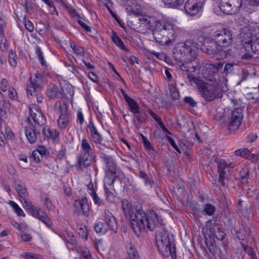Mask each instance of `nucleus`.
<instances>
[{"mask_svg":"<svg viewBox=\"0 0 259 259\" xmlns=\"http://www.w3.org/2000/svg\"><path fill=\"white\" fill-rule=\"evenodd\" d=\"M211 36L216 45L218 47L223 48V50L220 52L221 57L222 58H226L229 53V50L227 48L232 42V32L226 28H223L217 30Z\"/></svg>","mask_w":259,"mask_h":259,"instance_id":"20e7f679","label":"nucleus"},{"mask_svg":"<svg viewBox=\"0 0 259 259\" xmlns=\"http://www.w3.org/2000/svg\"><path fill=\"white\" fill-rule=\"evenodd\" d=\"M98 148L100 150V153L101 155V157L103 159L104 162L106 163L107 171L111 175H115L116 173V163L114 161L112 157L110 155H107L104 148L100 146H97Z\"/></svg>","mask_w":259,"mask_h":259,"instance_id":"f3484780","label":"nucleus"},{"mask_svg":"<svg viewBox=\"0 0 259 259\" xmlns=\"http://www.w3.org/2000/svg\"><path fill=\"white\" fill-rule=\"evenodd\" d=\"M139 176L141 179L143 180L145 186H149L151 188L152 187L153 181L145 171L139 170Z\"/></svg>","mask_w":259,"mask_h":259,"instance_id":"473e14b6","label":"nucleus"},{"mask_svg":"<svg viewBox=\"0 0 259 259\" xmlns=\"http://www.w3.org/2000/svg\"><path fill=\"white\" fill-rule=\"evenodd\" d=\"M88 127L90 130L91 139L95 144H99V146L101 147L102 148L105 147L108 150H113L112 148H111L110 147L106 146V145L102 144V142L103 140V138L99 133L94 123L92 121H90L89 122Z\"/></svg>","mask_w":259,"mask_h":259,"instance_id":"dca6fc26","label":"nucleus"},{"mask_svg":"<svg viewBox=\"0 0 259 259\" xmlns=\"http://www.w3.org/2000/svg\"><path fill=\"white\" fill-rule=\"evenodd\" d=\"M35 53L38 56V59L39 61H40L41 66H45L46 65V61L44 59L42 52H41L40 47L38 46H37L35 48Z\"/></svg>","mask_w":259,"mask_h":259,"instance_id":"a18cd8bd","label":"nucleus"},{"mask_svg":"<svg viewBox=\"0 0 259 259\" xmlns=\"http://www.w3.org/2000/svg\"><path fill=\"white\" fill-rule=\"evenodd\" d=\"M126 102L130 107V110L134 114H135L137 112H139L140 108L139 105L134 100L130 98L127 100H126Z\"/></svg>","mask_w":259,"mask_h":259,"instance_id":"72a5a7b5","label":"nucleus"},{"mask_svg":"<svg viewBox=\"0 0 259 259\" xmlns=\"http://www.w3.org/2000/svg\"><path fill=\"white\" fill-rule=\"evenodd\" d=\"M240 244L241 245L244 251L246 252L249 256L255 252L253 249L252 247H249L248 245H244L241 242L240 243Z\"/></svg>","mask_w":259,"mask_h":259,"instance_id":"052dcab7","label":"nucleus"},{"mask_svg":"<svg viewBox=\"0 0 259 259\" xmlns=\"http://www.w3.org/2000/svg\"><path fill=\"white\" fill-rule=\"evenodd\" d=\"M21 256L25 259H39L40 255L31 252H24L21 254Z\"/></svg>","mask_w":259,"mask_h":259,"instance_id":"09e8293b","label":"nucleus"},{"mask_svg":"<svg viewBox=\"0 0 259 259\" xmlns=\"http://www.w3.org/2000/svg\"><path fill=\"white\" fill-rule=\"evenodd\" d=\"M104 217L105 222H98L94 227L96 233L105 234L109 229L114 233H116L118 227L116 221L113 214L108 210H105Z\"/></svg>","mask_w":259,"mask_h":259,"instance_id":"0eeeda50","label":"nucleus"},{"mask_svg":"<svg viewBox=\"0 0 259 259\" xmlns=\"http://www.w3.org/2000/svg\"><path fill=\"white\" fill-rule=\"evenodd\" d=\"M24 23L25 28L29 32H32L34 30V26L33 23L26 19V16L24 17Z\"/></svg>","mask_w":259,"mask_h":259,"instance_id":"864d4df0","label":"nucleus"},{"mask_svg":"<svg viewBox=\"0 0 259 259\" xmlns=\"http://www.w3.org/2000/svg\"><path fill=\"white\" fill-rule=\"evenodd\" d=\"M59 236L66 242L68 249L73 250L75 248L77 241L72 233L65 230L62 232Z\"/></svg>","mask_w":259,"mask_h":259,"instance_id":"aec40b11","label":"nucleus"},{"mask_svg":"<svg viewBox=\"0 0 259 259\" xmlns=\"http://www.w3.org/2000/svg\"><path fill=\"white\" fill-rule=\"evenodd\" d=\"M215 162L217 163L218 172L219 175V182L222 186H225L224 180L226 175L225 169L227 167V161L225 159L217 158L215 159Z\"/></svg>","mask_w":259,"mask_h":259,"instance_id":"412c9836","label":"nucleus"},{"mask_svg":"<svg viewBox=\"0 0 259 259\" xmlns=\"http://www.w3.org/2000/svg\"><path fill=\"white\" fill-rule=\"evenodd\" d=\"M242 41L250 44L259 38V27L256 24L249 25L242 29L241 33Z\"/></svg>","mask_w":259,"mask_h":259,"instance_id":"9d476101","label":"nucleus"},{"mask_svg":"<svg viewBox=\"0 0 259 259\" xmlns=\"http://www.w3.org/2000/svg\"><path fill=\"white\" fill-rule=\"evenodd\" d=\"M156 242L159 252L164 257L171 256L172 259L176 258V246L174 235L163 228L157 233Z\"/></svg>","mask_w":259,"mask_h":259,"instance_id":"7ed1b4c3","label":"nucleus"},{"mask_svg":"<svg viewBox=\"0 0 259 259\" xmlns=\"http://www.w3.org/2000/svg\"><path fill=\"white\" fill-rule=\"evenodd\" d=\"M202 232L204 238L214 240L216 239L221 241L224 239L225 235L224 229L222 228L221 225L217 223L212 224L209 228L205 227L203 229Z\"/></svg>","mask_w":259,"mask_h":259,"instance_id":"1a4fd4ad","label":"nucleus"},{"mask_svg":"<svg viewBox=\"0 0 259 259\" xmlns=\"http://www.w3.org/2000/svg\"><path fill=\"white\" fill-rule=\"evenodd\" d=\"M205 241L207 247L213 256L215 257L217 255H219L220 249L219 247L217 246L215 240L205 238Z\"/></svg>","mask_w":259,"mask_h":259,"instance_id":"393cba45","label":"nucleus"},{"mask_svg":"<svg viewBox=\"0 0 259 259\" xmlns=\"http://www.w3.org/2000/svg\"><path fill=\"white\" fill-rule=\"evenodd\" d=\"M152 34L156 41L161 45H168L177 36L173 25L163 20L156 21Z\"/></svg>","mask_w":259,"mask_h":259,"instance_id":"f03ea898","label":"nucleus"},{"mask_svg":"<svg viewBox=\"0 0 259 259\" xmlns=\"http://www.w3.org/2000/svg\"><path fill=\"white\" fill-rule=\"evenodd\" d=\"M251 225L249 223L245 224H239L238 226H235L234 232L237 237L239 240H244L248 237L250 233Z\"/></svg>","mask_w":259,"mask_h":259,"instance_id":"6ab92c4d","label":"nucleus"},{"mask_svg":"<svg viewBox=\"0 0 259 259\" xmlns=\"http://www.w3.org/2000/svg\"><path fill=\"white\" fill-rule=\"evenodd\" d=\"M7 26V22L5 18L3 17H0V34H2L4 33V30Z\"/></svg>","mask_w":259,"mask_h":259,"instance_id":"0e129e2a","label":"nucleus"},{"mask_svg":"<svg viewBox=\"0 0 259 259\" xmlns=\"http://www.w3.org/2000/svg\"><path fill=\"white\" fill-rule=\"evenodd\" d=\"M31 157H32L36 162H39L40 161V159L42 158V156L39 154L38 150H35L32 152Z\"/></svg>","mask_w":259,"mask_h":259,"instance_id":"e2e57ef3","label":"nucleus"},{"mask_svg":"<svg viewBox=\"0 0 259 259\" xmlns=\"http://www.w3.org/2000/svg\"><path fill=\"white\" fill-rule=\"evenodd\" d=\"M9 204L11 206L15 213L18 216L23 217L25 216V214L23 212V210L19 206V205L16 203H15L13 201L10 200Z\"/></svg>","mask_w":259,"mask_h":259,"instance_id":"4c0bfd02","label":"nucleus"},{"mask_svg":"<svg viewBox=\"0 0 259 259\" xmlns=\"http://www.w3.org/2000/svg\"><path fill=\"white\" fill-rule=\"evenodd\" d=\"M95 204L98 206L104 205V202L97 194L96 192H91L90 194Z\"/></svg>","mask_w":259,"mask_h":259,"instance_id":"de8ad7c7","label":"nucleus"},{"mask_svg":"<svg viewBox=\"0 0 259 259\" xmlns=\"http://www.w3.org/2000/svg\"><path fill=\"white\" fill-rule=\"evenodd\" d=\"M69 122L68 113L60 115L57 120V124L59 127L61 129H64L67 126Z\"/></svg>","mask_w":259,"mask_h":259,"instance_id":"cd10ccee","label":"nucleus"},{"mask_svg":"<svg viewBox=\"0 0 259 259\" xmlns=\"http://www.w3.org/2000/svg\"><path fill=\"white\" fill-rule=\"evenodd\" d=\"M35 79L32 80L31 76L30 79V84L27 86V93L28 95L33 96L36 91L40 90L42 87L41 84L44 81V76L40 73H37L35 74Z\"/></svg>","mask_w":259,"mask_h":259,"instance_id":"2eb2a0df","label":"nucleus"},{"mask_svg":"<svg viewBox=\"0 0 259 259\" xmlns=\"http://www.w3.org/2000/svg\"><path fill=\"white\" fill-rule=\"evenodd\" d=\"M54 112L60 115L68 113L67 107L66 103L58 100L56 102L54 106Z\"/></svg>","mask_w":259,"mask_h":259,"instance_id":"a878e982","label":"nucleus"},{"mask_svg":"<svg viewBox=\"0 0 259 259\" xmlns=\"http://www.w3.org/2000/svg\"><path fill=\"white\" fill-rule=\"evenodd\" d=\"M246 159L252 163H257L259 161V154H252L249 151V154L246 156Z\"/></svg>","mask_w":259,"mask_h":259,"instance_id":"4d7b16f0","label":"nucleus"},{"mask_svg":"<svg viewBox=\"0 0 259 259\" xmlns=\"http://www.w3.org/2000/svg\"><path fill=\"white\" fill-rule=\"evenodd\" d=\"M9 96L12 100H16L17 99V93L13 88H10L9 89Z\"/></svg>","mask_w":259,"mask_h":259,"instance_id":"774afa93","label":"nucleus"},{"mask_svg":"<svg viewBox=\"0 0 259 259\" xmlns=\"http://www.w3.org/2000/svg\"><path fill=\"white\" fill-rule=\"evenodd\" d=\"M79 204L83 214L85 216H89L90 214V209L87 198L86 197L81 198L79 200Z\"/></svg>","mask_w":259,"mask_h":259,"instance_id":"2f4dec72","label":"nucleus"},{"mask_svg":"<svg viewBox=\"0 0 259 259\" xmlns=\"http://www.w3.org/2000/svg\"><path fill=\"white\" fill-rule=\"evenodd\" d=\"M121 206L125 217L130 220L131 228L138 237L142 230L147 229L153 231L157 225H164L161 217L154 211L147 215L142 209L135 210L132 204L125 199L121 200Z\"/></svg>","mask_w":259,"mask_h":259,"instance_id":"f257e3e1","label":"nucleus"},{"mask_svg":"<svg viewBox=\"0 0 259 259\" xmlns=\"http://www.w3.org/2000/svg\"><path fill=\"white\" fill-rule=\"evenodd\" d=\"M202 40L200 41H194L192 39L186 40L185 42L179 44L175 48V54L177 55H180L181 59H183L185 60L187 58L188 60L189 57L195 55L196 50H198L201 48L203 45L204 38H201Z\"/></svg>","mask_w":259,"mask_h":259,"instance_id":"39448f33","label":"nucleus"},{"mask_svg":"<svg viewBox=\"0 0 259 259\" xmlns=\"http://www.w3.org/2000/svg\"><path fill=\"white\" fill-rule=\"evenodd\" d=\"M203 210L207 215H211L215 211V207L210 203H207L205 204Z\"/></svg>","mask_w":259,"mask_h":259,"instance_id":"49530a36","label":"nucleus"},{"mask_svg":"<svg viewBox=\"0 0 259 259\" xmlns=\"http://www.w3.org/2000/svg\"><path fill=\"white\" fill-rule=\"evenodd\" d=\"M58 92V88L57 86L53 85V86L50 90V98H55Z\"/></svg>","mask_w":259,"mask_h":259,"instance_id":"338daca9","label":"nucleus"},{"mask_svg":"<svg viewBox=\"0 0 259 259\" xmlns=\"http://www.w3.org/2000/svg\"><path fill=\"white\" fill-rule=\"evenodd\" d=\"M11 107L10 101L7 100H2L0 101V108L9 110Z\"/></svg>","mask_w":259,"mask_h":259,"instance_id":"680f3d73","label":"nucleus"},{"mask_svg":"<svg viewBox=\"0 0 259 259\" xmlns=\"http://www.w3.org/2000/svg\"><path fill=\"white\" fill-rule=\"evenodd\" d=\"M220 8L222 12L226 14L235 13L233 8L228 0H221L220 3Z\"/></svg>","mask_w":259,"mask_h":259,"instance_id":"bb28decb","label":"nucleus"},{"mask_svg":"<svg viewBox=\"0 0 259 259\" xmlns=\"http://www.w3.org/2000/svg\"><path fill=\"white\" fill-rule=\"evenodd\" d=\"M63 7H65L67 10L68 12L70 14L71 17L73 18H77L78 19H80V16L78 13L75 9L70 5H67L65 3H63Z\"/></svg>","mask_w":259,"mask_h":259,"instance_id":"e433bc0d","label":"nucleus"},{"mask_svg":"<svg viewBox=\"0 0 259 259\" xmlns=\"http://www.w3.org/2000/svg\"><path fill=\"white\" fill-rule=\"evenodd\" d=\"M234 153L236 156L246 158V156L249 154V150L247 148H243L235 150Z\"/></svg>","mask_w":259,"mask_h":259,"instance_id":"a19ab883","label":"nucleus"},{"mask_svg":"<svg viewBox=\"0 0 259 259\" xmlns=\"http://www.w3.org/2000/svg\"><path fill=\"white\" fill-rule=\"evenodd\" d=\"M204 0H187L184 6L186 12L191 16H196L202 11Z\"/></svg>","mask_w":259,"mask_h":259,"instance_id":"4468645a","label":"nucleus"},{"mask_svg":"<svg viewBox=\"0 0 259 259\" xmlns=\"http://www.w3.org/2000/svg\"><path fill=\"white\" fill-rule=\"evenodd\" d=\"M166 138L168 142H169V144L177 152L181 153V150L178 147V146L177 145L176 143L175 142V140L170 137H169L168 135H165Z\"/></svg>","mask_w":259,"mask_h":259,"instance_id":"13d9d810","label":"nucleus"},{"mask_svg":"<svg viewBox=\"0 0 259 259\" xmlns=\"http://www.w3.org/2000/svg\"><path fill=\"white\" fill-rule=\"evenodd\" d=\"M224 64V62L222 61L206 63L202 71L203 77L207 80L213 81L215 79L214 76L221 73Z\"/></svg>","mask_w":259,"mask_h":259,"instance_id":"6e6552de","label":"nucleus"},{"mask_svg":"<svg viewBox=\"0 0 259 259\" xmlns=\"http://www.w3.org/2000/svg\"><path fill=\"white\" fill-rule=\"evenodd\" d=\"M197 88L201 97L207 102H210L219 98L221 93L219 84L217 82H199L197 83Z\"/></svg>","mask_w":259,"mask_h":259,"instance_id":"423d86ee","label":"nucleus"},{"mask_svg":"<svg viewBox=\"0 0 259 259\" xmlns=\"http://www.w3.org/2000/svg\"><path fill=\"white\" fill-rule=\"evenodd\" d=\"M251 49L254 54L257 55L256 58H259V39L250 44Z\"/></svg>","mask_w":259,"mask_h":259,"instance_id":"c03bdc74","label":"nucleus"},{"mask_svg":"<svg viewBox=\"0 0 259 259\" xmlns=\"http://www.w3.org/2000/svg\"><path fill=\"white\" fill-rule=\"evenodd\" d=\"M171 98L175 100H178L180 98L179 92L176 89H171L170 90Z\"/></svg>","mask_w":259,"mask_h":259,"instance_id":"69168bd1","label":"nucleus"},{"mask_svg":"<svg viewBox=\"0 0 259 259\" xmlns=\"http://www.w3.org/2000/svg\"><path fill=\"white\" fill-rule=\"evenodd\" d=\"M140 25H143L146 28L152 29L155 25V18L148 15L140 16L138 19Z\"/></svg>","mask_w":259,"mask_h":259,"instance_id":"b1692460","label":"nucleus"},{"mask_svg":"<svg viewBox=\"0 0 259 259\" xmlns=\"http://www.w3.org/2000/svg\"><path fill=\"white\" fill-rule=\"evenodd\" d=\"M104 189L106 200L108 201H111L114 198L113 194L109 190V188L105 184L104 185Z\"/></svg>","mask_w":259,"mask_h":259,"instance_id":"5fc2aeb1","label":"nucleus"},{"mask_svg":"<svg viewBox=\"0 0 259 259\" xmlns=\"http://www.w3.org/2000/svg\"><path fill=\"white\" fill-rule=\"evenodd\" d=\"M81 152H94L90 144L85 138L83 139L81 142Z\"/></svg>","mask_w":259,"mask_h":259,"instance_id":"c9c22d12","label":"nucleus"},{"mask_svg":"<svg viewBox=\"0 0 259 259\" xmlns=\"http://www.w3.org/2000/svg\"><path fill=\"white\" fill-rule=\"evenodd\" d=\"M78 233L82 238L84 239L85 240L88 239V232L87 228L85 225H82L79 228Z\"/></svg>","mask_w":259,"mask_h":259,"instance_id":"37998d69","label":"nucleus"},{"mask_svg":"<svg viewBox=\"0 0 259 259\" xmlns=\"http://www.w3.org/2000/svg\"><path fill=\"white\" fill-rule=\"evenodd\" d=\"M15 186L20 201L29 199L28 192L24 185L22 184L20 181H16Z\"/></svg>","mask_w":259,"mask_h":259,"instance_id":"5701e85b","label":"nucleus"},{"mask_svg":"<svg viewBox=\"0 0 259 259\" xmlns=\"http://www.w3.org/2000/svg\"><path fill=\"white\" fill-rule=\"evenodd\" d=\"M231 5L235 13H237L242 6V0H228Z\"/></svg>","mask_w":259,"mask_h":259,"instance_id":"ea45409f","label":"nucleus"},{"mask_svg":"<svg viewBox=\"0 0 259 259\" xmlns=\"http://www.w3.org/2000/svg\"><path fill=\"white\" fill-rule=\"evenodd\" d=\"M70 47L73 50V53L76 55L80 56L84 55V50L82 47L76 46L73 42H70Z\"/></svg>","mask_w":259,"mask_h":259,"instance_id":"58836bf2","label":"nucleus"},{"mask_svg":"<svg viewBox=\"0 0 259 259\" xmlns=\"http://www.w3.org/2000/svg\"><path fill=\"white\" fill-rule=\"evenodd\" d=\"M95 158L94 152H81L77 159V168H87L92 163Z\"/></svg>","mask_w":259,"mask_h":259,"instance_id":"a211bd4d","label":"nucleus"},{"mask_svg":"<svg viewBox=\"0 0 259 259\" xmlns=\"http://www.w3.org/2000/svg\"><path fill=\"white\" fill-rule=\"evenodd\" d=\"M184 101L185 103L192 107H196L197 105V102H196L191 97H185L184 99Z\"/></svg>","mask_w":259,"mask_h":259,"instance_id":"6e6d98bb","label":"nucleus"},{"mask_svg":"<svg viewBox=\"0 0 259 259\" xmlns=\"http://www.w3.org/2000/svg\"><path fill=\"white\" fill-rule=\"evenodd\" d=\"M243 110V108L236 107L232 112L227 125L228 131L230 132L234 131L240 126L243 116L242 114Z\"/></svg>","mask_w":259,"mask_h":259,"instance_id":"f8f14e48","label":"nucleus"},{"mask_svg":"<svg viewBox=\"0 0 259 259\" xmlns=\"http://www.w3.org/2000/svg\"><path fill=\"white\" fill-rule=\"evenodd\" d=\"M23 207L28 210V212L33 217L41 220L47 226L49 227V219L47 214L41 209H36L32 205L31 203L28 201V200L21 201Z\"/></svg>","mask_w":259,"mask_h":259,"instance_id":"ddd939ff","label":"nucleus"},{"mask_svg":"<svg viewBox=\"0 0 259 259\" xmlns=\"http://www.w3.org/2000/svg\"><path fill=\"white\" fill-rule=\"evenodd\" d=\"M36 108L35 105H31L29 106L30 117H28L27 121L31 125H37V127L39 128L47 123V120L40 111H38Z\"/></svg>","mask_w":259,"mask_h":259,"instance_id":"9b49d317","label":"nucleus"},{"mask_svg":"<svg viewBox=\"0 0 259 259\" xmlns=\"http://www.w3.org/2000/svg\"><path fill=\"white\" fill-rule=\"evenodd\" d=\"M249 174V170L246 167H243L239 171V178L240 180H243L247 178Z\"/></svg>","mask_w":259,"mask_h":259,"instance_id":"8fccbe9b","label":"nucleus"},{"mask_svg":"<svg viewBox=\"0 0 259 259\" xmlns=\"http://www.w3.org/2000/svg\"><path fill=\"white\" fill-rule=\"evenodd\" d=\"M25 133L29 142L33 144L36 142L37 134H40V129L37 126L31 124L25 127Z\"/></svg>","mask_w":259,"mask_h":259,"instance_id":"4be33fe9","label":"nucleus"},{"mask_svg":"<svg viewBox=\"0 0 259 259\" xmlns=\"http://www.w3.org/2000/svg\"><path fill=\"white\" fill-rule=\"evenodd\" d=\"M142 141L144 144V146L149 151L152 150L154 151L155 149L153 146L151 145V143L148 140V139L143 135H142Z\"/></svg>","mask_w":259,"mask_h":259,"instance_id":"3c124183","label":"nucleus"},{"mask_svg":"<svg viewBox=\"0 0 259 259\" xmlns=\"http://www.w3.org/2000/svg\"><path fill=\"white\" fill-rule=\"evenodd\" d=\"M111 39H112V41H113V42L118 47H119L121 49L125 50L126 52L128 51V49L125 47L123 41L119 37V36H117L116 33L114 31H113L112 32Z\"/></svg>","mask_w":259,"mask_h":259,"instance_id":"7c9ffc66","label":"nucleus"},{"mask_svg":"<svg viewBox=\"0 0 259 259\" xmlns=\"http://www.w3.org/2000/svg\"><path fill=\"white\" fill-rule=\"evenodd\" d=\"M16 56V53L12 50H10L9 51V62L10 64L13 67H15L17 65V61L15 59Z\"/></svg>","mask_w":259,"mask_h":259,"instance_id":"79ce46f5","label":"nucleus"},{"mask_svg":"<svg viewBox=\"0 0 259 259\" xmlns=\"http://www.w3.org/2000/svg\"><path fill=\"white\" fill-rule=\"evenodd\" d=\"M50 140L53 144L56 145L60 142V134L56 129L50 130Z\"/></svg>","mask_w":259,"mask_h":259,"instance_id":"f704fd0d","label":"nucleus"},{"mask_svg":"<svg viewBox=\"0 0 259 259\" xmlns=\"http://www.w3.org/2000/svg\"><path fill=\"white\" fill-rule=\"evenodd\" d=\"M249 210L253 215H257L259 213V204L258 203L251 205Z\"/></svg>","mask_w":259,"mask_h":259,"instance_id":"bf43d9fd","label":"nucleus"},{"mask_svg":"<svg viewBox=\"0 0 259 259\" xmlns=\"http://www.w3.org/2000/svg\"><path fill=\"white\" fill-rule=\"evenodd\" d=\"M134 115L133 123L135 125H136L135 118H136L137 121L140 123H144L146 121L147 115L145 110H139V112L134 114Z\"/></svg>","mask_w":259,"mask_h":259,"instance_id":"c85d7f7f","label":"nucleus"},{"mask_svg":"<svg viewBox=\"0 0 259 259\" xmlns=\"http://www.w3.org/2000/svg\"><path fill=\"white\" fill-rule=\"evenodd\" d=\"M234 69L233 64L232 63H227L221 72V73L227 75L229 73L231 72Z\"/></svg>","mask_w":259,"mask_h":259,"instance_id":"603ef678","label":"nucleus"},{"mask_svg":"<svg viewBox=\"0 0 259 259\" xmlns=\"http://www.w3.org/2000/svg\"><path fill=\"white\" fill-rule=\"evenodd\" d=\"M185 0H163V4L168 8H178L182 6Z\"/></svg>","mask_w":259,"mask_h":259,"instance_id":"c756f323","label":"nucleus"}]
</instances>
